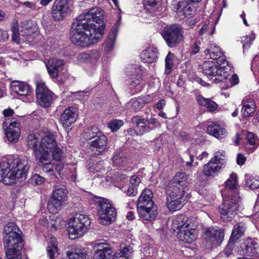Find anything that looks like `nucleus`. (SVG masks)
<instances>
[{"instance_id":"1","label":"nucleus","mask_w":259,"mask_h":259,"mask_svg":"<svg viewBox=\"0 0 259 259\" xmlns=\"http://www.w3.org/2000/svg\"><path fill=\"white\" fill-rule=\"evenodd\" d=\"M11 160L4 159L0 163V182L6 185H12L17 182H21L26 179L29 169L27 160L18 159L14 162V165L10 169Z\"/></svg>"},{"instance_id":"2","label":"nucleus","mask_w":259,"mask_h":259,"mask_svg":"<svg viewBox=\"0 0 259 259\" xmlns=\"http://www.w3.org/2000/svg\"><path fill=\"white\" fill-rule=\"evenodd\" d=\"M84 22L78 21L77 19L73 22L70 30V40L76 46L85 47L92 44L98 42L102 37V29L95 32V28L88 27Z\"/></svg>"},{"instance_id":"3","label":"nucleus","mask_w":259,"mask_h":259,"mask_svg":"<svg viewBox=\"0 0 259 259\" xmlns=\"http://www.w3.org/2000/svg\"><path fill=\"white\" fill-rule=\"evenodd\" d=\"M91 225V221L87 214L81 212H75L69 219L68 237L73 240L83 236Z\"/></svg>"},{"instance_id":"4","label":"nucleus","mask_w":259,"mask_h":259,"mask_svg":"<svg viewBox=\"0 0 259 259\" xmlns=\"http://www.w3.org/2000/svg\"><path fill=\"white\" fill-rule=\"evenodd\" d=\"M223 203L219 206L221 219L225 222H230L235 217L240 207L241 200L239 196L223 195Z\"/></svg>"},{"instance_id":"5","label":"nucleus","mask_w":259,"mask_h":259,"mask_svg":"<svg viewBox=\"0 0 259 259\" xmlns=\"http://www.w3.org/2000/svg\"><path fill=\"white\" fill-rule=\"evenodd\" d=\"M104 11L100 8L95 7L90 9L88 13L79 15L76 19L78 21L84 22L88 27L95 28V31L102 29V35L104 31L103 26Z\"/></svg>"},{"instance_id":"6","label":"nucleus","mask_w":259,"mask_h":259,"mask_svg":"<svg viewBox=\"0 0 259 259\" xmlns=\"http://www.w3.org/2000/svg\"><path fill=\"white\" fill-rule=\"evenodd\" d=\"M3 240L5 248H7L6 259H21V250L23 244L20 233L4 235Z\"/></svg>"},{"instance_id":"7","label":"nucleus","mask_w":259,"mask_h":259,"mask_svg":"<svg viewBox=\"0 0 259 259\" xmlns=\"http://www.w3.org/2000/svg\"><path fill=\"white\" fill-rule=\"evenodd\" d=\"M183 33L181 26L174 24L165 27L162 36L169 47L174 48L184 40Z\"/></svg>"},{"instance_id":"8","label":"nucleus","mask_w":259,"mask_h":259,"mask_svg":"<svg viewBox=\"0 0 259 259\" xmlns=\"http://www.w3.org/2000/svg\"><path fill=\"white\" fill-rule=\"evenodd\" d=\"M87 134L90 140L89 145L93 150L100 153L107 149V138L98 128L93 127Z\"/></svg>"},{"instance_id":"9","label":"nucleus","mask_w":259,"mask_h":259,"mask_svg":"<svg viewBox=\"0 0 259 259\" xmlns=\"http://www.w3.org/2000/svg\"><path fill=\"white\" fill-rule=\"evenodd\" d=\"M67 190L64 187L54 186L51 197L48 202V208L52 213L60 210L67 199Z\"/></svg>"},{"instance_id":"10","label":"nucleus","mask_w":259,"mask_h":259,"mask_svg":"<svg viewBox=\"0 0 259 259\" xmlns=\"http://www.w3.org/2000/svg\"><path fill=\"white\" fill-rule=\"evenodd\" d=\"M98 211L100 223L108 225L114 222L116 218V211L112 204L104 199L99 201Z\"/></svg>"},{"instance_id":"11","label":"nucleus","mask_w":259,"mask_h":259,"mask_svg":"<svg viewBox=\"0 0 259 259\" xmlns=\"http://www.w3.org/2000/svg\"><path fill=\"white\" fill-rule=\"evenodd\" d=\"M36 98L39 104L45 108L50 106L53 100V93L47 87L42 81L36 83Z\"/></svg>"},{"instance_id":"12","label":"nucleus","mask_w":259,"mask_h":259,"mask_svg":"<svg viewBox=\"0 0 259 259\" xmlns=\"http://www.w3.org/2000/svg\"><path fill=\"white\" fill-rule=\"evenodd\" d=\"M20 123L17 121H9L6 119L3 123V127L5 131V135L8 140L11 143L18 142L20 135Z\"/></svg>"},{"instance_id":"13","label":"nucleus","mask_w":259,"mask_h":259,"mask_svg":"<svg viewBox=\"0 0 259 259\" xmlns=\"http://www.w3.org/2000/svg\"><path fill=\"white\" fill-rule=\"evenodd\" d=\"M166 204L168 209L171 211L180 210L187 198L188 194L166 192Z\"/></svg>"},{"instance_id":"14","label":"nucleus","mask_w":259,"mask_h":259,"mask_svg":"<svg viewBox=\"0 0 259 259\" xmlns=\"http://www.w3.org/2000/svg\"><path fill=\"white\" fill-rule=\"evenodd\" d=\"M66 0H55L52 8L51 16L55 21H60L65 17L68 12Z\"/></svg>"},{"instance_id":"15","label":"nucleus","mask_w":259,"mask_h":259,"mask_svg":"<svg viewBox=\"0 0 259 259\" xmlns=\"http://www.w3.org/2000/svg\"><path fill=\"white\" fill-rule=\"evenodd\" d=\"M40 138L37 137L34 134H30L27 137V145L28 147L32 149L33 151L34 156L36 159H40L41 160L47 159L48 155L46 154L42 156V153L39 145L40 144Z\"/></svg>"},{"instance_id":"16","label":"nucleus","mask_w":259,"mask_h":259,"mask_svg":"<svg viewBox=\"0 0 259 259\" xmlns=\"http://www.w3.org/2000/svg\"><path fill=\"white\" fill-rule=\"evenodd\" d=\"M12 92L22 97L31 96L32 91L30 85L27 82L14 80L11 83Z\"/></svg>"},{"instance_id":"17","label":"nucleus","mask_w":259,"mask_h":259,"mask_svg":"<svg viewBox=\"0 0 259 259\" xmlns=\"http://www.w3.org/2000/svg\"><path fill=\"white\" fill-rule=\"evenodd\" d=\"M96 251L93 259H110L113 248L106 243H96L94 246Z\"/></svg>"},{"instance_id":"18","label":"nucleus","mask_w":259,"mask_h":259,"mask_svg":"<svg viewBox=\"0 0 259 259\" xmlns=\"http://www.w3.org/2000/svg\"><path fill=\"white\" fill-rule=\"evenodd\" d=\"M188 0H180L178 2L177 12L179 16L191 18L194 14L196 8Z\"/></svg>"},{"instance_id":"19","label":"nucleus","mask_w":259,"mask_h":259,"mask_svg":"<svg viewBox=\"0 0 259 259\" xmlns=\"http://www.w3.org/2000/svg\"><path fill=\"white\" fill-rule=\"evenodd\" d=\"M203 232L205 237L210 240L214 245H220L224 239V233L221 229L208 228L204 229Z\"/></svg>"},{"instance_id":"20","label":"nucleus","mask_w":259,"mask_h":259,"mask_svg":"<svg viewBox=\"0 0 259 259\" xmlns=\"http://www.w3.org/2000/svg\"><path fill=\"white\" fill-rule=\"evenodd\" d=\"M77 110L74 107H69L65 109L60 117V121L65 127L74 123L77 118Z\"/></svg>"},{"instance_id":"21","label":"nucleus","mask_w":259,"mask_h":259,"mask_svg":"<svg viewBox=\"0 0 259 259\" xmlns=\"http://www.w3.org/2000/svg\"><path fill=\"white\" fill-rule=\"evenodd\" d=\"M237 175L232 173L225 182V188L222 192V195H235L237 194V196H239L237 188Z\"/></svg>"},{"instance_id":"22","label":"nucleus","mask_w":259,"mask_h":259,"mask_svg":"<svg viewBox=\"0 0 259 259\" xmlns=\"http://www.w3.org/2000/svg\"><path fill=\"white\" fill-rule=\"evenodd\" d=\"M242 105L241 115L244 118L251 116L256 110V105L254 100L250 97L244 98L241 102Z\"/></svg>"},{"instance_id":"23","label":"nucleus","mask_w":259,"mask_h":259,"mask_svg":"<svg viewBox=\"0 0 259 259\" xmlns=\"http://www.w3.org/2000/svg\"><path fill=\"white\" fill-rule=\"evenodd\" d=\"M204 53L206 55H209L211 59L216 60L218 63L227 64L228 65L226 57L218 46H211L209 49L205 50Z\"/></svg>"},{"instance_id":"24","label":"nucleus","mask_w":259,"mask_h":259,"mask_svg":"<svg viewBox=\"0 0 259 259\" xmlns=\"http://www.w3.org/2000/svg\"><path fill=\"white\" fill-rule=\"evenodd\" d=\"M137 208L139 217L143 221H153L157 214L156 205L137 207Z\"/></svg>"},{"instance_id":"25","label":"nucleus","mask_w":259,"mask_h":259,"mask_svg":"<svg viewBox=\"0 0 259 259\" xmlns=\"http://www.w3.org/2000/svg\"><path fill=\"white\" fill-rule=\"evenodd\" d=\"M57 144L54 134H49L41 139L39 148L42 152L45 151L50 153L54 148H56Z\"/></svg>"},{"instance_id":"26","label":"nucleus","mask_w":259,"mask_h":259,"mask_svg":"<svg viewBox=\"0 0 259 259\" xmlns=\"http://www.w3.org/2000/svg\"><path fill=\"white\" fill-rule=\"evenodd\" d=\"M46 65L50 76L52 78H56L58 75L59 69L64 65V62L61 59L51 58Z\"/></svg>"},{"instance_id":"27","label":"nucleus","mask_w":259,"mask_h":259,"mask_svg":"<svg viewBox=\"0 0 259 259\" xmlns=\"http://www.w3.org/2000/svg\"><path fill=\"white\" fill-rule=\"evenodd\" d=\"M66 259H87L85 249L79 246H71L66 251Z\"/></svg>"},{"instance_id":"28","label":"nucleus","mask_w":259,"mask_h":259,"mask_svg":"<svg viewBox=\"0 0 259 259\" xmlns=\"http://www.w3.org/2000/svg\"><path fill=\"white\" fill-rule=\"evenodd\" d=\"M207 133L218 139L225 138L227 135L226 130L221 125L212 122L207 126Z\"/></svg>"},{"instance_id":"29","label":"nucleus","mask_w":259,"mask_h":259,"mask_svg":"<svg viewBox=\"0 0 259 259\" xmlns=\"http://www.w3.org/2000/svg\"><path fill=\"white\" fill-rule=\"evenodd\" d=\"M153 194L150 189H145L141 194L137 203V207L155 205L152 200Z\"/></svg>"},{"instance_id":"30","label":"nucleus","mask_w":259,"mask_h":259,"mask_svg":"<svg viewBox=\"0 0 259 259\" xmlns=\"http://www.w3.org/2000/svg\"><path fill=\"white\" fill-rule=\"evenodd\" d=\"M189 227L190 221L185 215H178L173 220L172 228L174 231H181Z\"/></svg>"},{"instance_id":"31","label":"nucleus","mask_w":259,"mask_h":259,"mask_svg":"<svg viewBox=\"0 0 259 259\" xmlns=\"http://www.w3.org/2000/svg\"><path fill=\"white\" fill-rule=\"evenodd\" d=\"M177 237L180 240L190 243L196 239V231L189 227L183 231H178Z\"/></svg>"},{"instance_id":"32","label":"nucleus","mask_w":259,"mask_h":259,"mask_svg":"<svg viewBox=\"0 0 259 259\" xmlns=\"http://www.w3.org/2000/svg\"><path fill=\"white\" fill-rule=\"evenodd\" d=\"M157 55V50L154 47H149L144 50L141 53V61L144 63H152L157 60L158 58Z\"/></svg>"},{"instance_id":"33","label":"nucleus","mask_w":259,"mask_h":259,"mask_svg":"<svg viewBox=\"0 0 259 259\" xmlns=\"http://www.w3.org/2000/svg\"><path fill=\"white\" fill-rule=\"evenodd\" d=\"M11 31L12 32V40L15 42H18L20 40V36H30L34 33H30V32L26 29L20 28L19 30L18 23L17 20H14L12 24Z\"/></svg>"},{"instance_id":"34","label":"nucleus","mask_w":259,"mask_h":259,"mask_svg":"<svg viewBox=\"0 0 259 259\" xmlns=\"http://www.w3.org/2000/svg\"><path fill=\"white\" fill-rule=\"evenodd\" d=\"M221 165L217 164L212 161H210L203 166V174L205 176L214 177L222 169Z\"/></svg>"},{"instance_id":"35","label":"nucleus","mask_w":259,"mask_h":259,"mask_svg":"<svg viewBox=\"0 0 259 259\" xmlns=\"http://www.w3.org/2000/svg\"><path fill=\"white\" fill-rule=\"evenodd\" d=\"M188 177L185 172H178L172 179L171 188L174 189L176 184H180L181 189H185L186 190H188Z\"/></svg>"},{"instance_id":"36","label":"nucleus","mask_w":259,"mask_h":259,"mask_svg":"<svg viewBox=\"0 0 259 259\" xmlns=\"http://www.w3.org/2000/svg\"><path fill=\"white\" fill-rule=\"evenodd\" d=\"M219 65L217 68V74L215 76L214 82L218 83L219 82L224 81L227 79L230 74V67L226 66V64L218 63Z\"/></svg>"},{"instance_id":"37","label":"nucleus","mask_w":259,"mask_h":259,"mask_svg":"<svg viewBox=\"0 0 259 259\" xmlns=\"http://www.w3.org/2000/svg\"><path fill=\"white\" fill-rule=\"evenodd\" d=\"M218 67V66L214 62L210 61H205L202 65V69L203 73L210 78L216 75Z\"/></svg>"},{"instance_id":"38","label":"nucleus","mask_w":259,"mask_h":259,"mask_svg":"<svg viewBox=\"0 0 259 259\" xmlns=\"http://www.w3.org/2000/svg\"><path fill=\"white\" fill-rule=\"evenodd\" d=\"M87 167L91 172H98L103 168V161L100 158L94 157L87 161Z\"/></svg>"},{"instance_id":"39","label":"nucleus","mask_w":259,"mask_h":259,"mask_svg":"<svg viewBox=\"0 0 259 259\" xmlns=\"http://www.w3.org/2000/svg\"><path fill=\"white\" fill-rule=\"evenodd\" d=\"M245 229L246 226L243 223H239L235 225L233 227L230 238V241H232L233 243L236 242L244 235Z\"/></svg>"},{"instance_id":"40","label":"nucleus","mask_w":259,"mask_h":259,"mask_svg":"<svg viewBox=\"0 0 259 259\" xmlns=\"http://www.w3.org/2000/svg\"><path fill=\"white\" fill-rule=\"evenodd\" d=\"M257 247V243L251 239L247 240L241 246L244 254L249 256H252L256 254Z\"/></svg>"},{"instance_id":"41","label":"nucleus","mask_w":259,"mask_h":259,"mask_svg":"<svg viewBox=\"0 0 259 259\" xmlns=\"http://www.w3.org/2000/svg\"><path fill=\"white\" fill-rule=\"evenodd\" d=\"M46 154L48 155L47 157V159H45L44 160H41L40 159H37L42 165V170L46 173L50 174L51 175H53L54 172V164L51 162L52 161V157L50 153L48 152H44L42 153V156H44Z\"/></svg>"},{"instance_id":"42","label":"nucleus","mask_w":259,"mask_h":259,"mask_svg":"<svg viewBox=\"0 0 259 259\" xmlns=\"http://www.w3.org/2000/svg\"><path fill=\"white\" fill-rule=\"evenodd\" d=\"M140 182V179L138 176L134 175L131 177L126 192L128 196H134L137 194L138 188Z\"/></svg>"},{"instance_id":"43","label":"nucleus","mask_w":259,"mask_h":259,"mask_svg":"<svg viewBox=\"0 0 259 259\" xmlns=\"http://www.w3.org/2000/svg\"><path fill=\"white\" fill-rule=\"evenodd\" d=\"M119 25V22H116L112 27L108 35L106 46L109 50H112L114 46L115 39L116 38Z\"/></svg>"},{"instance_id":"44","label":"nucleus","mask_w":259,"mask_h":259,"mask_svg":"<svg viewBox=\"0 0 259 259\" xmlns=\"http://www.w3.org/2000/svg\"><path fill=\"white\" fill-rule=\"evenodd\" d=\"M210 160L217 164L221 165L223 168L227 161L226 153L224 151H218L214 153V156Z\"/></svg>"},{"instance_id":"45","label":"nucleus","mask_w":259,"mask_h":259,"mask_svg":"<svg viewBox=\"0 0 259 259\" xmlns=\"http://www.w3.org/2000/svg\"><path fill=\"white\" fill-rule=\"evenodd\" d=\"M245 136L247 143L250 146L249 149L251 150L255 149L259 145V139L250 132H246Z\"/></svg>"},{"instance_id":"46","label":"nucleus","mask_w":259,"mask_h":259,"mask_svg":"<svg viewBox=\"0 0 259 259\" xmlns=\"http://www.w3.org/2000/svg\"><path fill=\"white\" fill-rule=\"evenodd\" d=\"M21 233V231L17 225L13 222L9 223L4 229V236L10 235L14 234H19Z\"/></svg>"},{"instance_id":"47","label":"nucleus","mask_w":259,"mask_h":259,"mask_svg":"<svg viewBox=\"0 0 259 259\" xmlns=\"http://www.w3.org/2000/svg\"><path fill=\"white\" fill-rule=\"evenodd\" d=\"M126 74L131 76H140L142 75V71L137 65H132L126 68L125 70Z\"/></svg>"},{"instance_id":"48","label":"nucleus","mask_w":259,"mask_h":259,"mask_svg":"<svg viewBox=\"0 0 259 259\" xmlns=\"http://www.w3.org/2000/svg\"><path fill=\"white\" fill-rule=\"evenodd\" d=\"M57 251V243L55 238L51 237L47 247V253L50 258L54 257V253Z\"/></svg>"},{"instance_id":"49","label":"nucleus","mask_w":259,"mask_h":259,"mask_svg":"<svg viewBox=\"0 0 259 259\" xmlns=\"http://www.w3.org/2000/svg\"><path fill=\"white\" fill-rule=\"evenodd\" d=\"M50 154L52 159H53L56 161H61L64 157L63 151L58 148L57 146L56 148L50 151Z\"/></svg>"},{"instance_id":"50","label":"nucleus","mask_w":259,"mask_h":259,"mask_svg":"<svg viewBox=\"0 0 259 259\" xmlns=\"http://www.w3.org/2000/svg\"><path fill=\"white\" fill-rule=\"evenodd\" d=\"M127 161L126 157L123 153H119L114 155L113 157V162L117 166L125 165Z\"/></svg>"},{"instance_id":"51","label":"nucleus","mask_w":259,"mask_h":259,"mask_svg":"<svg viewBox=\"0 0 259 259\" xmlns=\"http://www.w3.org/2000/svg\"><path fill=\"white\" fill-rule=\"evenodd\" d=\"M172 57V54L169 52L166 56L165 59V73L167 74H168L170 73L172 67L173 66Z\"/></svg>"},{"instance_id":"52","label":"nucleus","mask_w":259,"mask_h":259,"mask_svg":"<svg viewBox=\"0 0 259 259\" xmlns=\"http://www.w3.org/2000/svg\"><path fill=\"white\" fill-rule=\"evenodd\" d=\"M123 124V121L122 120L114 119L111 120L108 124V127L112 131L116 132L119 130Z\"/></svg>"},{"instance_id":"53","label":"nucleus","mask_w":259,"mask_h":259,"mask_svg":"<svg viewBox=\"0 0 259 259\" xmlns=\"http://www.w3.org/2000/svg\"><path fill=\"white\" fill-rule=\"evenodd\" d=\"M141 99H138L136 100H132L128 103V105L131 107V109L137 111L142 108L143 103H142Z\"/></svg>"},{"instance_id":"54","label":"nucleus","mask_w":259,"mask_h":259,"mask_svg":"<svg viewBox=\"0 0 259 259\" xmlns=\"http://www.w3.org/2000/svg\"><path fill=\"white\" fill-rule=\"evenodd\" d=\"M172 184V180H171L167 186V189L166 192H174L175 193H181L183 191L184 194H188L187 193V190L185 189H181L180 187V184H176L175 188L173 189L171 188Z\"/></svg>"},{"instance_id":"55","label":"nucleus","mask_w":259,"mask_h":259,"mask_svg":"<svg viewBox=\"0 0 259 259\" xmlns=\"http://www.w3.org/2000/svg\"><path fill=\"white\" fill-rule=\"evenodd\" d=\"M245 185L251 189H257L259 188V180L254 178H248L246 180Z\"/></svg>"},{"instance_id":"56","label":"nucleus","mask_w":259,"mask_h":259,"mask_svg":"<svg viewBox=\"0 0 259 259\" xmlns=\"http://www.w3.org/2000/svg\"><path fill=\"white\" fill-rule=\"evenodd\" d=\"M142 79V76L129 77L127 80V84L131 88H135L140 83Z\"/></svg>"},{"instance_id":"57","label":"nucleus","mask_w":259,"mask_h":259,"mask_svg":"<svg viewBox=\"0 0 259 259\" xmlns=\"http://www.w3.org/2000/svg\"><path fill=\"white\" fill-rule=\"evenodd\" d=\"M20 28L28 30L30 33H34L37 29L36 24L32 21L23 22V25Z\"/></svg>"},{"instance_id":"58","label":"nucleus","mask_w":259,"mask_h":259,"mask_svg":"<svg viewBox=\"0 0 259 259\" xmlns=\"http://www.w3.org/2000/svg\"><path fill=\"white\" fill-rule=\"evenodd\" d=\"M153 129V127H151L148 124L136 125V131L139 135L149 133Z\"/></svg>"},{"instance_id":"59","label":"nucleus","mask_w":259,"mask_h":259,"mask_svg":"<svg viewBox=\"0 0 259 259\" xmlns=\"http://www.w3.org/2000/svg\"><path fill=\"white\" fill-rule=\"evenodd\" d=\"M45 182V178L39 175L35 174L30 179V183L34 185H41Z\"/></svg>"},{"instance_id":"60","label":"nucleus","mask_w":259,"mask_h":259,"mask_svg":"<svg viewBox=\"0 0 259 259\" xmlns=\"http://www.w3.org/2000/svg\"><path fill=\"white\" fill-rule=\"evenodd\" d=\"M133 123L136 125H144L148 124V119L146 118H141L139 116H135L132 119Z\"/></svg>"},{"instance_id":"61","label":"nucleus","mask_w":259,"mask_h":259,"mask_svg":"<svg viewBox=\"0 0 259 259\" xmlns=\"http://www.w3.org/2000/svg\"><path fill=\"white\" fill-rule=\"evenodd\" d=\"M253 37L251 35H247L243 37L242 38V42L243 43V49H247L250 47L251 44Z\"/></svg>"},{"instance_id":"62","label":"nucleus","mask_w":259,"mask_h":259,"mask_svg":"<svg viewBox=\"0 0 259 259\" xmlns=\"http://www.w3.org/2000/svg\"><path fill=\"white\" fill-rule=\"evenodd\" d=\"M125 256L126 259H128L133 255V249L131 246L124 247L122 250L119 251Z\"/></svg>"},{"instance_id":"63","label":"nucleus","mask_w":259,"mask_h":259,"mask_svg":"<svg viewBox=\"0 0 259 259\" xmlns=\"http://www.w3.org/2000/svg\"><path fill=\"white\" fill-rule=\"evenodd\" d=\"M204 106L206 107L209 111H213L217 108L218 105L214 102L207 99Z\"/></svg>"},{"instance_id":"64","label":"nucleus","mask_w":259,"mask_h":259,"mask_svg":"<svg viewBox=\"0 0 259 259\" xmlns=\"http://www.w3.org/2000/svg\"><path fill=\"white\" fill-rule=\"evenodd\" d=\"M232 241H230L229 240V243L228 244L226 248H225L224 250V252L225 254L228 256L230 255L232 253V244H233Z\"/></svg>"}]
</instances>
